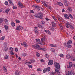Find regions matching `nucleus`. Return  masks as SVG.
<instances>
[{
	"label": "nucleus",
	"instance_id": "nucleus-62",
	"mask_svg": "<svg viewBox=\"0 0 75 75\" xmlns=\"http://www.w3.org/2000/svg\"><path fill=\"white\" fill-rule=\"evenodd\" d=\"M50 30H53V31L54 30V28H53V27H51L50 28Z\"/></svg>",
	"mask_w": 75,
	"mask_h": 75
},
{
	"label": "nucleus",
	"instance_id": "nucleus-28",
	"mask_svg": "<svg viewBox=\"0 0 75 75\" xmlns=\"http://www.w3.org/2000/svg\"><path fill=\"white\" fill-rule=\"evenodd\" d=\"M36 8H37V10L39 11L40 10V8L39 6H36Z\"/></svg>",
	"mask_w": 75,
	"mask_h": 75
},
{
	"label": "nucleus",
	"instance_id": "nucleus-54",
	"mask_svg": "<svg viewBox=\"0 0 75 75\" xmlns=\"http://www.w3.org/2000/svg\"><path fill=\"white\" fill-rule=\"evenodd\" d=\"M37 6L35 5H33L32 6V7H35V8H36V7Z\"/></svg>",
	"mask_w": 75,
	"mask_h": 75
},
{
	"label": "nucleus",
	"instance_id": "nucleus-63",
	"mask_svg": "<svg viewBox=\"0 0 75 75\" xmlns=\"http://www.w3.org/2000/svg\"><path fill=\"white\" fill-rule=\"evenodd\" d=\"M40 61L41 62H44V60H43V59L41 60Z\"/></svg>",
	"mask_w": 75,
	"mask_h": 75
},
{
	"label": "nucleus",
	"instance_id": "nucleus-30",
	"mask_svg": "<svg viewBox=\"0 0 75 75\" xmlns=\"http://www.w3.org/2000/svg\"><path fill=\"white\" fill-rule=\"evenodd\" d=\"M69 16L70 17V18H71L72 19L73 18V17H72V15H71V14H69Z\"/></svg>",
	"mask_w": 75,
	"mask_h": 75
},
{
	"label": "nucleus",
	"instance_id": "nucleus-7",
	"mask_svg": "<svg viewBox=\"0 0 75 75\" xmlns=\"http://www.w3.org/2000/svg\"><path fill=\"white\" fill-rule=\"evenodd\" d=\"M53 63H54L53 60H49V62H48V64L49 65H51L53 64Z\"/></svg>",
	"mask_w": 75,
	"mask_h": 75
},
{
	"label": "nucleus",
	"instance_id": "nucleus-36",
	"mask_svg": "<svg viewBox=\"0 0 75 75\" xmlns=\"http://www.w3.org/2000/svg\"><path fill=\"white\" fill-rule=\"evenodd\" d=\"M5 4L6 5V6H8V1H6L5 2Z\"/></svg>",
	"mask_w": 75,
	"mask_h": 75
},
{
	"label": "nucleus",
	"instance_id": "nucleus-31",
	"mask_svg": "<svg viewBox=\"0 0 75 75\" xmlns=\"http://www.w3.org/2000/svg\"><path fill=\"white\" fill-rule=\"evenodd\" d=\"M40 42V39H37L36 40V42Z\"/></svg>",
	"mask_w": 75,
	"mask_h": 75
},
{
	"label": "nucleus",
	"instance_id": "nucleus-39",
	"mask_svg": "<svg viewBox=\"0 0 75 75\" xmlns=\"http://www.w3.org/2000/svg\"><path fill=\"white\" fill-rule=\"evenodd\" d=\"M45 37H43L41 39V41H45Z\"/></svg>",
	"mask_w": 75,
	"mask_h": 75
},
{
	"label": "nucleus",
	"instance_id": "nucleus-41",
	"mask_svg": "<svg viewBox=\"0 0 75 75\" xmlns=\"http://www.w3.org/2000/svg\"><path fill=\"white\" fill-rule=\"evenodd\" d=\"M10 6H14V4L13 3V2H11L10 3Z\"/></svg>",
	"mask_w": 75,
	"mask_h": 75
},
{
	"label": "nucleus",
	"instance_id": "nucleus-27",
	"mask_svg": "<svg viewBox=\"0 0 75 75\" xmlns=\"http://www.w3.org/2000/svg\"><path fill=\"white\" fill-rule=\"evenodd\" d=\"M45 57L46 58H49V55L46 53L45 55Z\"/></svg>",
	"mask_w": 75,
	"mask_h": 75
},
{
	"label": "nucleus",
	"instance_id": "nucleus-18",
	"mask_svg": "<svg viewBox=\"0 0 75 75\" xmlns=\"http://www.w3.org/2000/svg\"><path fill=\"white\" fill-rule=\"evenodd\" d=\"M67 44L69 45H70V44H72V41H71V40H70L69 41L67 42Z\"/></svg>",
	"mask_w": 75,
	"mask_h": 75
},
{
	"label": "nucleus",
	"instance_id": "nucleus-64",
	"mask_svg": "<svg viewBox=\"0 0 75 75\" xmlns=\"http://www.w3.org/2000/svg\"><path fill=\"white\" fill-rule=\"evenodd\" d=\"M53 50H54V48H51V49H50V50L51 51H52V52H53Z\"/></svg>",
	"mask_w": 75,
	"mask_h": 75
},
{
	"label": "nucleus",
	"instance_id": "nucleus-4",
	"mask_svg": "<svg viewBox=\"0 0 75 75\" xmlns=\"http://www.w3.org/2000/svg\"><path fill=\"white\" fill-rule=\"evenodd\" d=\"M54 66L55 68H56L57 69L60 68V65L58 63H55L54 64Z\"/></svg>",
	"mask_w": 75,
	"mask_h": 75
},
{
	"label": "nucleus",
	"instance_id": "nucleus-43",
	"mask_svg": "<svg viewBox=\"0 0 75 75\" xmlns=\"http://www.w3.org/2000/svg\"><path fill=\"white\" fill-rule=\"evenodd\" d=\"M5 59H7L8 58V56L7 55H6L5 56Z\"/></svg>",
	"mask_w": 75,
	"mask_h": 75
},
{
	"label": "nucleus",
	"instance_id": "nucleus-9",
	"mask_svg": "<svg viewBox=\"0 0 75 75\" xmlns=\"http://www.w3.org/2000/svg\"><path fill=\"white\" fill-rule=\"evenodd\" d=\"M20 71L19 70H17L15 74L16 75H20Z\"/></svg>",
	"mask_w": 75,
	"mask_h": 75
},
{
	"label": "nucleus",
	"instance_id": "nucleus-48",
	"mask_svg": "<svg viewBox=\"0 0 75 75\" xmlns=\"http://www.w3.org/2000/svg\"><path fill=\"white\" fill-rule=\"evenodd\" d=\"M7 50H8V48H7V47H6L4 48V50L5 52L7 51Z\"/></svg>",
	"mask_w": 75,
	"mask_h": 75
},
{
	"label": "nucleus",
	"instance_id": "nucleus-49",
	"mask_svg": "<svg viewBox=\"0 0 75 75\" xmlns=\"http://www.w3.org/2000/svg\"><path fill=\"white\" fill-rule=\"evenodd\" d=\"M28 67L29 68H33V66H32V65H28Z\"/></svg>",
	"mask_w": 75,
	"mask_h": 75
},
{
	"label": "nucleus",
	"instance_id": "nucleus-53",
	"mask_svg": "<svg viewBox=\"0 0 75 75\" xmlns=\"http://www.w3.org/2000/svg\"><path fill=\"white\" fill-rule=\"evenodd\" d=\"M13 8L16 10V9H17V7H16V6H13Z\"/></svg>",
	"mask_w": 75,
	"mask_h": 75
},
{
	"label": "nucleus",
	"instance_id": "nucleus-14",
	"mask_svg": "<svg viewBox=\"0 0 75 75\" xmlns=\"http://www.w3.org/2000/svg\"><path fill=\"white\" fill-rule=\"evenodd\" d=\"M64 17L67 18V19H69V17L68 15L67 14H64Z\"/></svg>",
	"mask_w": 75,
	"mask_h": 75
},
{
	"label": "nucleus",
	"instance_id": "nucleus-11",
	"mask_svg": "<svg viewBox=\"0 0 75 75\" xmlns=\"http://www.w3.org/2000/svg\"><path fill=\"white\" fill-rule=\"evenodd\" d=\"M23 46H24V47L26 48H27V47H28L27 44V43L25 42H23Z\"/></svg>",
	"mask_w": 75,
	"mask_h": 75
},
{
	"label": "nucleus",
	"instance_id": "nucleus-8",
	"mask_svg": "<svg viewBox=\"0 0 75 75\" xmlns=\"http://www.w3.org/2000/svg\"><path fill=\"white\" fill-rule=\"evenodd\" d=\"M3 71H4L5 72H7V68L6 66H4L3 67Z\"/></svg>",
	"mask_w": 75,
	"mask_h": 75
},
{
	"label": "nucleus",
	"instance_id": "nucleus-12",
	"mask_svg": "<svg viewBox=\"0 0 75 75\" xmlns=\"http://www.w3.org/2000/svg\"><path fill=\"white\" fill-rule=\"evenodd\" d=\"M44 31H45V33H47V34H51V33H50V31L48 30H44Z\"/></svg>",
	"mask_w": 75,
	"mask_h": 75
},
{
	"label": "nucleus",
	"instance_id": "nucleus-23",
	"mask_svg": "<svg viewBox=\"0 0 75 75\" xmlns=\"http://www.w3.org/2000/svg\"><path fill=\"white\" fill-rule=\"evenodd\" d=\"M38 44L40 45H44V42H41L38 43Z\"/></svg>",
	"mask_w": 75,
	"mask_h": 75
},
{
	"label": "nucleus",
	"instance_id": "nucleus-6",
	"mask_svg": "<svg viewBox=\"0 0 75 75\" xmlns=\"http://www.w3.org/2000/svg\"><path fill=\"white\" fill-rule=\"evenodd\" d=\"M64 4L65 6H69V3L68 1L67 0H64Z\"/></svg>",
	"mask_w": 75,
	"mask_h": 75
},
{
	"label": "nucleus",
	"instance_id": "nucleus-59",
	"mask_svg": "<svg viewBox=\"0 0 75 75\" xmlns=\"http://www.w3.org/2000/svg\"><path fill=\"white\" fill-rule=\"evenodd\" d=\"M20 28L21 30H23V27L21 26H20Z\"/></svg>",
	"mask_w": 75,
	"mask_h": 75
},
{
	"label": "nucleus",
	"instance_id": "nucleus-40",
	"mask_svg": "<svg viewBox=\"0 0 75 75\" xmlns=\"http://www.w3.org/2000/svg\"><path fill=\"white\" fill-rule=\"evenodd\" d=\"M42 3L44 5H45V6L47 7V4H45V2H42Z\"/></svg>",
	"mask_w": 75,
	"mask_h": 75
},
{
	"label": "nucleus",
	"instance_id": "nucleus-5",
	"mask_svg": "<svg viewBox=\"0 0 75 75\" xmlns=\"http://www.w3.org/2000/svg\"><path fill=\"white\" fill-rule=\"evenodd\" d=\"M55 72H54V74H55L57 75H60V72H59V70L57 69H55Z\"/></svg>",
	"mask_w": 75,
	"mask_h": 75
},
{
	"label": "nucleus",
	"instance_id": "nucleus-38",
	"mask_svg": "<svg viewBox=\"0 0 75 75\" xmlns=\"http://www.w3.org/2000/svg\"><path fill=\"white\" fill-rule=\"evenodd\" d=\"M31 64V62H26L25 63V64H27V65H28V64Z\"/></svg>",
	"mask_w": 75,
	"mask_h": 75
},
{
	"label": "nucleus",
	"instance_id": "nucleus-56",
	"mask_svg": "<svg viewBox=\"0 0 75 75\" xmlns=\"http://www.w3.org/2000/svg\"><path fill=\"white\" fill-rule=\"evenodd\" d=\"M67 47H68V48H71L72 47V46L71 45H68V46H67Z\"/></svg>",
	"mask_w": 75,
	"mask_h": 75
},
{
	"label": "nucleus",
	"instance_id": "nucleus-2",
	"mask_svg": "<svg viewBox=\"0 0 75 75\" xmlns=\"http://www.w3.org/2000/svg\"><path fill=\"white\" fill-rule=\"evenodd\" d=\"M43 15L42 13H39L38 14L37 13L35 14V17H37V18H40V19H42V17Z\"/></svg>",
	"mask_w": 75,
	"mask_h": 75
},
{
	"label": "nucleus",
	"instance_id": "nucleus-46",
	"mask_svg": "<svg viewBox=\"0 0 75 75\" xmlns=\"http://www.w3.org/2000/svg\"><path fill=\"white\" fill-rule=\"evenodd\" d=\"M60 57H64V54H60Z\"/></svg>",
	"mask_w": 75,
	"mask_h": 75
},
{
	"label": "nucleus",
	"instance_id": "nucleus-47",
	"mask_svg": "<svg viewBox=\"0 0 75 75\" xmlns=\"http://www.w3.org/2000/svg\"><path fill=\"white\" fill-rule=\"evenodd\" d=\"M54 72L53 71H52V72L50 73V75H55V74H54Z\"/></svg>",
	"mask_w": 75,
	"mask_h": 75
},
{
	"label": "nucleus",
	"instance_id": "nucleus-10",
	"mask_svg": "<svg viewBox=\"0 0 75 75\" xmlns=\"http://www.w3.org/2000/svg\"><path fill=\"white\" fill-rule=\"evenodd\" d=\"M18 4L19 7H21L22 8V7H23V4H21V2H18Z\"/></svg>",
	"mask_w": 75,
	"mask_h": 75
},
{
	"label": "nucleus",
	"instance_id": "nucleus-22",
	"mask_svg": "<svg viewBox=\"0 0 75 75\" xmlns=\"http://www.w3.org/2000/svg\"><path fill=\"white\" fill-rule=\"evenodd\" d=\"M50 45L51 47H57V45L53 44H50Z\"/></svg>",
	"mask_w": 75,
	"mask_h": 75
},
{
	"label": "nucleus",
	"instance_id": "nucleus-50",
	"mask_svg": "<svg viewBox=\"0 0 75 75\" xmlns=\"http://www.w3.org/2000/svg\"><path fill=\"white\" fill-rule=\"evenodd\" d=\"M30 62H31L32 63H33V62H35V60H31Z\"/></svg>",
	"mask_w": 75,
	"mask_h": 75
},
{
	"label": "nucleus",
	"instance_id": "nucleus-1",
	"mask_svg": "<svg viewBox=\"0 0 75 75\" xmlns=\"http://www.w3.org/2000/svg\"><path fill=\"white\" fill-rule=\"evenodd\" d=\"M32 47L34 48H35L37 49V50H42V51H44V50H45V48H41L40 46L39 45H37H37H33Z\"/></svg>",
	"mask_w": 75,
	"mask_h": 75
},
{
	"label": "nucleus",
	"instance_id": "nucleus-32",
	"mask_svg": "<svg viewBox=\"0 0 75 75\" xmlns=\"http://www.w3.org/2000/svg\"><path fill=\"white\" fill-rule=\"evenodd\" d=\"M4 27L5 28L6 30H8V27L7 25H5L4 26Z\"/></svg>",
	"mask_w": 75,
	"mask_h": 75
},
{
	"label": "nucleus",
	"instance_id": "nucleus-57",
	"mask_svg": "<svg viewBox=\"0 0 75 75\" xmlns=\"http://www.w3.org/2000/svg\"><path fill=\"white\" fill-rule=\"evenodd\" d=\"M34 32H35V33H37L38 31H37V30H36L35 29L34 30Z\"/></svg>",
	"mask_w": 75,
	"mask_h": 75
},
{
	"label": "nucleus",
	"instance_id": "nucleus-52",
	"mask_svg": "<svg viewBox=\"0 0 75 75\" xmlns=\"http://www.w3.org/2000/svg\"><path fill=\"white\" fill-rule=\"evenodd\" d=\"M53 18H54V19L55 20V21H57V18H55V17H54V16H53Z\"/></svg>",
	"mask_w": 75,
	"mask_h": 75
},
{
	"label": "nucleus",
	"instance_id": "nucleus-19",
	"mask_svg": "<svg viewBox=\"0 0 75 75\" xmlns=\"http://www.w3.org/2000/svg\"><path fill=\"white\" fill-rule=\"evenodd\" d=\"M69 68H71L72 67V62H70L69 63Z\"/></svg>",
	"mask_w": 75,
	"mask_h": 75
},
{
	"label": "nucleus",
	"instance_id": "nucleus-51",
	"mask_svg": "<svg viewBox=\"0 0 75 75\" xmlns=\"http://www.w3.org/2000/svg\"><path fill=\"white\" fill-rule=\"evenodd\" d=\"M30 12L31 13H34V11L33 10H30Z\"/></svg>",
	"mask_w": 75,
	"mask_h": 75
},
{
	"label": "nucleus",
	"instance_id": "nucleus-55",
	"mask_svg": "<svg viewBox=\"0 0 75 75\" xmlns=\"http://www.w3.org/2000/svg\"><path fill=\"white\" fill-rule=\"evenodd\" d=\"M15 51L17 52V51H18V49H17V48H15Z\"/></svg>",
	"mask_w": 75,
	"mask_h": 75
},
{
	"label": "nucleus",
	"instance_id": "nucleus-45",
	"mask_svg": "<svg viewBox=\"0 0 75 75\" xmlns=\"http://www.w3.org/2000/svg\"><path fill=\"white\" fill-rule=\"evenodd\" d=\"M47 72V70H46V69H44L43 71V72L44 73H45Z\"/></svg>",
	"mask_w": 75,
	"mask_h": 75
},
{
	"label": "nucleus",
	"instance_id": "nucleus-13",
	"mask_svg": "<svg viewBox=\"0 0 75 75\" xmlns=\"http://www.w3.org/2000/svg\"><path fill=\"white\" fill-rule=\"evenodd\" d=\"M71 57L72 58H74V57H73L72 56H71L69 54H68L67 55V58L69 59V58H70Z\"/></svg>",
	"mask_w": 75,
	"mask_h": 75
},
{
	"label": "nucleus",
	"instance_id": "nucleus-58",
	"mask_svg": "<svg viewBox=\"0 0 75 75\" xmlns=\"http://www.w3.org/2000/svg\"><path fill=\"white\" fill-rule=\"evenodd\" d=\"M5 23H7V22H8L7 19H6L5 20Z\"/></svg>",
	"mask_w": 75,
	"mask_h": 75
},
{
	"label": "nucleus",
	"instance_id": "nucleus-44",
	"mask_svg": "<svg viewBox=\"0 0 75 75\" xmlns=\"http://www.w3.org/2000/svg\"><path fill=\"white\" fill-rule=\"evenodd\" d=\"M16 23H20V21L18 20H16Z\"/></svg>",
	"mask_w": 75,
	"mask_h": 75
},
{
	"label": "nucleus",
	"instance_id": "nucleus-33",
	"mask_svg": "<svg viewBox=\"0 0 75 75\" xmlns=\"http://www.w3.org/2000/svg\"><path fill=\"white\" fill-rule=\"evenodd\" d=\"M36 54L37 55V57H39L40 56V54L38 52H36Z\"/></svg>",
	"mask_w": 75,
	"mask_h": 75
},
{
	"label": "nucleus",
	"instance_id": "nucleus-21",
	"mask_svg": "<svg viewBox=\"0 0 75 75\" xmlns=\"http://www.w3.org/2000/svg\"><path fill=\"white\" fill-rule=\"evenodd\" d=\"M71 71H68V74L66 73V75H71Z\"/></svg>",
	"mask_w": 75,
	"mask_h": 75
},
{
	"label": "nucleus",
	"instance_id": "nucleus-35",
	"mask_svg": "<svg viewBox=\"0 0 75 75\" xmlns=\"http://www.w3.org/2000/svg\"><path fill=\"white\" fill-rule=\"evenodd\" d=\"M13 50H12L11 51H10V52L11 54V55H14V52H13Z\"/></svg>",
	"mask_w": 75,
	"mask_h": 75
},
{
	"label": "nucleus",
	"instance_id": "nucleus-25",
	"mask_svg": "<svg viewBox=\"0 0 75 75\" xmlns=\"http://www.w3.org/2000/svg\"><path fill=\"white\" fill-rule=\"evenodd\" d=\"M50 67H47L46 69V70L47 71V72H49V71H50Z\"/></svg>",
	"mask_w": 75,
	"mask_h": 75
},
{
	"label": "nucleus",
	"instance_id": "nucleus-24",
	"mask_svg": "<svg viewBox=\"0 0 75 75\" xmlns=\"http://www.w3.org/2000/svg\"><path fill=\"white\" fill-rule=\"evenodd\" d=\"M41 23L42 25H45V24L44 22L42 21H41Z\"/></svg>",
	"mask_w": 75,
	"mask_h": 75
},
{
	"label": "nucleus",
	"instance_id": "nucleus-61",
	"mask_svg": "<svg viewBox=\"0 0 75 75\" xmlns=\"http://www.w3.org/2000/svg\"><path fill=\"white\" fill-rule=\"evenodd\" d=\"M9 1V3L10 4L11 3H12V1H11V0H9V1Z\"/></svg>",
	"mask_w": 75,
	"mask_h": 75
},
{
	"label": "nucleus",
	"instance_id": "nucleus-60",
	"mask_svg": "<svg viewBox=\"0 0 75 75\" xmlns=\"http://www.w3.org/2000/svg\"><path fill=\"white\" fill-rule=\"evenodd\" d=\"M9 50H11V51L12 50H13V48H12V47H11L10 48Z\"/></svg>",
	"mask_w": 75,
	"mask_h": 75
},
{
	"label": "nucleus",
	"instance_id": "nucleus-16",
	"mask_svg": "<svg viewBox=\"0 0 75 75\" xmlns=\"http://www.w3.org/2000/svg\"><path fill=\"white\" fill-rule=\"evenodd\" d=\"M4 21V19L3 18H0V23H2Z\"/></svg>",
	"mask_w": 75,
	"mask_h": 75
},
{
	"label": "nucleus",
	"instance_id": "nucleus-26",
	"mask_svg": "<svg viewBox=\"0 0 75 75\" xmlns=\"http://www.w3.org/2000/svg\"><path fill=\"white\" fill-rule=\"evenodd\" d=\"M9 11H10V9H6L5 11V12L6 13H8Z\"/></svg>",
	"mask_w": 75,
	"mask_h": 75
},
{
	"label": "nucleus",
	"instance_id": "nucleus-34",
	"mask_svg": "<svg viewBox=\"0 0 75 75\" xmlns=\"http://www.w3.org/2000/svg\"><path fill=\"white\" fill-rule=\"evenodd\" d=\"M11 25L12 27H14L15 26V23L14 22H12Z\"/></svg>",
	"mask_w": 75,
	"mask_h": 75
},
{
	"label": "nucleus",
	"instance_id": "nucleus-37",
	"mask_svg": "<svg viewBox=\"0 0 75 75\" xmlns=\"http://www.w3.org/2000/svg\"><path fill=\"white\" fill-rule=\"evenodd\" d=\"M5 37H6L5 36H3V37H2L1 39V40H4V39L5 38Z\"/></svg>",
	"mask_w": 75,
	"mask_h": 75
},
{
	"label": "nucleus",
	"instance_id": "nucleus-42",
	"mask_svg": "<svg viewBox=\"0 0 75 75\" xmlns=\"http://www.w3.org/2000/svg\"><path fill=\"white\" fill-rule=\"evenodd\" d=\"M20 26H18L17 28H16V30H19V31H20Z\"/></svg>",
	"mask_w": 75,
	"mask_h": 75
},
{
	"label": "nucleus",
	"instance_id": "nucleus-29",
	"mask_svg": "<svg viewBox=\"0 0 75 75\" xmlns=\"http://www.w3.org/2000/svg\"><path fill=\"white\" fill-rule=\"evenodd\" d=\"M52 26L53 27H55L56 24L55 23H54V22H52Z\"/></svg>",
	"mask_w": 75,
	"mask_h": 75
},
{
	"label": "nucleus",
	"instance_id": "nucleus-17",
	"mask_svg": "<svg viewBox=\"0 0 75 75\" xmlns=\"http://www.w3.org/2000/svg\"><path fill=\"white\" fill-rule=\"evenodd\" d=\"M57 4H58L59 6H63V4H62V3L61 2H57Z\"/></svg>",
	"mask_w": 75,
	"mask_h": 75
},
{
	"label": "nucleus",
	"instance_id": "nucleus-15",
	"mask_svg": "<svg viewBox=\"0 0 75 75\" xmlns=\"http://www.w3.org/2000/svg\"><path fill=\"white\" fill-rule=\"evenodd\" d=\"M68 11H69V12H71V11H72V8H71V7H69L68 8Z\"/></svg>",
	"mask_w": 75,
	"mask_h": 75
},
{
	"label": "nucleus",
	"instance_id": "nucleus-3",
	"mask_svg": "<svg viewBox=\"0 0 75 75\" xmlns=\"http://www.w3.org/2000/svg\"><path fill=\"white\" fill-rule=\"evenodd\" d=\"M66 26L67 28H69V27H70V28L72 30H73V29L74 28V26H73L72 25H71L69 24V25H68V23L66 24Z\"/></svg>",
	"mask_w": 75,
	"mask_h": 75
},
{
	"label": "nucleus",
	"instance_id": "nucleus-20",
	"mask_svg": "<svg viewBox=\"0 0 75 75\" xmlns=\"http://www.w3.org/2000/svg\"><path fill=\"white\" fill-rule=\"evenodd\" d=\"M38 27H39V28H44V27L42 26V25H41L40 24H38Z\"/></svg>",
	"mask_w": 75,
	"mask_h": 75
}]
</instances>
